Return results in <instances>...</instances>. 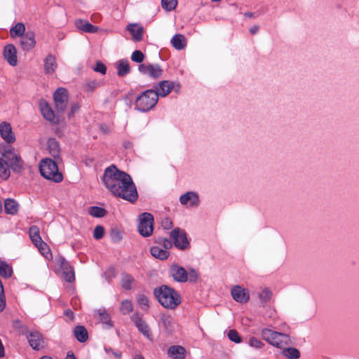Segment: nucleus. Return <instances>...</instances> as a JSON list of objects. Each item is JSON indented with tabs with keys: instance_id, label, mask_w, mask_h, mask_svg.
I'll use <instances>...</instances> for the list:
<instances>
[{
	"instance_id": "10",
	"label": "nucleus",
	"mask_w": 359,
	"mask_h": 359,
	"mask_svg": "<svg viewBox=\"0 0 359 359\" xmlns=\"http://www.w3.org/2000/svg\"><path fill=\"white\" fill-rule=\"evenodd\" d=\"M39 109L43 117L53 124H57L60 121L58 114H56L50 107L48 102L41 99L39 102Z\"/></svg>"
},
{
	"instance_id": "35",
	"label": "nucleus",
	"mask_w": 359,
	"mask_h": 359,
	"mask_svg": "<svg viewBox=\"0 0 359 359\" xmlns=\"http://www.w3.org/2000/svg\"><path fill=\"white\" fill-rule=\"evenodd\" d=\"M177 5V0H161L162 8L167 11L174 10Z\"/></svg>"
},
{
	"instance_id": "41",
	"label": "nucleus",
	"mask_w": 359,
	"mask_h": 359,
	"mask_svg": "<svg viewBox=\"0 0 359 359\" xmlns=\"http://www.w3.org/2000/svg\"><path fill=\"white\" fill-rule=\"evenodd\" d=\"M99 82L96 80H93L87 82L85 84V89L87 92H92L99 86Z\"/></svg>"
},
{
	"instance_id": "37",
	"label": "nucleus",
	"mask_w": 359,
	"mask_h": 359,
	"mask_svg": "<svg viewBox=\"0 0 359 359\" xmlns=\"http://www.w3.org/2000/svg\"><path fill=\"white\" fill-rule=\"evenodd\" d=\"M63 276L67 282H72L74 280V273L72 269L67 266L63 271Z\"/></svg>"
},
{
	"instance_id": "2",
	"label": "nucleus",
	"mask_w": 359,
	"mask_h": 359,
	"mask_svg": "<svg viewBox=\"0 0 359 359\" xmlns=\"http://www.w3.org/2000/svg\"><path fill=\"white\" fill-rule=\"evenodd\" d=\"M15 136H2L0 140V177L6 180L11 175V170L20 172L23 168V161L14 150L6 144L15 142Z\"/></svg>"
},
{
	"instance_id": "61",
	"label": "nucleus",
	"mask_w": 359,
	"mask_h": 359,
	"mask_svg": "<svg viewBox=\"0 0 359 359\" xmlns=\"http://www.w3.org/2000/svg\"><path fill=\"white\" fill-rule=\"evenodd\" d=\"M222 0H211V1L212 2H219L221 1Z\"/></svg>"
},
{
	"instance_id": "24",
	"label": "nucleus",
	"mask_w": 359,
	"mask_h": 359,
	"mask_svg": "<svg viewBox=\"0 0 359 359\" xmlns=\"http://www.w3.org/2000/svg\"><path fill=\"white\" fill-rule=\"evenodd\" d=\"M170 42L172 46L177 50H182L187 46L185 36L180 34L174 35Z\"/></svg>"
},
{
	"instance_id": "16",
	"label": "nucleus",
	"mask_w": 359,
	"mask_h": 359,
	"mask_svg": "<svg viewBox=\"0 0 359 359\" xmlns=\"http://www.w3.org/2000/svg\"><path fill=\"white\" fill-rule=\"evenodd\" d=\"M4 56L9 65L12 66L17 65V50L13 44H8L4 47Z\"/></svg>"
},
{
	"instance_id": "53",
	"label": "nucleus",
	"mask_w": 359,
	"mask_h": 359,
	"mask_svg": "<svg viewBox=\"0 0 359 359\" xmlns=\"http://www.w3.org/2000/svg\"><path fill=\"white\" fill-rule=\"evenodd\" d=\"M100 129H101V131L103 133H110L111 130L109 129V128L105 125H102L100 126Z\"/></svg>"
},
{
	"instance_id": "5",
	"label": "nucleus",
	"mask_w": 359,
	"mask_h": 359,
	"mask_svg": "<svg viewBox=\"0 0 359 359\" xmlns=\"http://www.w3.org/2000/svg\"><path fill=\"white\" fill-rule=\"evenodd\" d=\"M158 100L155 90H147L137 97L135 109L142 112L149 111L154 107Z\"/></svg>"
},
{
	"instance_id": "27",
	"label": "nucleus",
	"mask_w": 359,
	"mask_h": 359,
	"mask_svg": "<svg viewBox=\"0 0 359 359\" xmlns=\"http://www.w3.org/2000/svg\"><path fill=\"white\" fill-rule=\"evenodd\" d=\"M25 33V26L22 22H18L10 29V34L12 38H15L16 36H22Z\"/></svg>"
},
{
	"instance_id": "9",
	"label": "nucleus",
	"mask_w": 359,
	"mask_h": 359,
	"mask_svg": "<svg viewBox=\"0 0 359 359\" xmlns=\"http://www.w3.org/2000/svg\"><path fill=\"white\" fill-rule=\"evenodd\" d=\"M180 88L181 85L179 82L164 80L158 83L156 92L158 98L159 97H165L168 95L172 90L175 93H179Z\"/></svg>"
},
{
	"instance_id": "55",
	"label": "nucleus",
	"mask_w": 359,
	"mask_h": 359,
	"mask_svg": "<svg viewBox=\"0 0 359 359\" xmlns=\"http://www.w3.org/2000/svg\"><path fill=\"white\" fill-rule=\"evenodd\" d=\"M65 313H66V315H67V316H69V318H70V319H72H72H74V313H73V312H72V311H70V310H67V311L65 312Z\"/></svg>"
},
{
	"instance_id": "50",
	"label": "nucleus",
	"mask_w": 359,
	"mask_h": 359,
	"mask_svg": "<svg viewBox=\"0 0 359 359\" xmlns=\"http://www.w3.org/2000/svg\"><path fill=\"white\" fill-rule=\"evenodd\" d=\"M100 321L104 323H107L109 321V315L104 311L100 312Z\"/></svg>"
},
{
	"instance_id": "1",
	"label": "nucleus",
	"mask_w": 359,
	"mask_h": 359,
	"mask_svg": "<svg viewBox=\"0 0 359 359\" xmlns=\"http://www.w3.org/2000/svg\"><path fill=\"white\" fill-rule=\"evenodd\" d=\"M103 181L114 196L132 203L137 200V191L130 176L116 166L111 165L105 170Z\"/></svg>"
},
{
	"instance_id": "22",
	"label": "nucleus",
	"mask_w": 359,
	"mask_h": 359,
	"mask_svg": "<svg viewBox=\"0 0 359 359\" xmlns=\"http://www.w3.org/2000/svg\"><path fill=\"white\" fill-rule=\"evenodd\" d=\"M29 345L34 350H40L43 347V341L40 335V334L37 332H31L29 337Z\"/></svg>"
},
{
	"instance_id": "44",
	"label": "nucleus",
	"mask_w": 359,
	"mask_h": 359,
	"mask_svg": "<svg viewBox=\"0 0 359 359\" xmlns=\"http://www.w3.org/2000/svg\"><path fill=\"white\" fill-rule=\"evenodd\" d=\"M80 109V105L77 102H74L71 105L70 111L67 114L69 118L74 116L75 114L79 112Z\"/></svg>"
},
{
	"instance_id": "14",
	"label": "nucleus",
	"mask_w": 359,
	"mask_h": 359,
	"mask_svg": "<svg viewBox=\"0 0 359 359\" xmlns=\"http://www.w3.org/2000/svg\"><path fill=\"white\" fill-rule=\"evenodd\" d=\"M35 34L32 31H28L21 36L20 46L23 50H30L35 46Z\"/></svg>"
},
{
	"instance_id": "28",
	"label": "nucleus",
	"mask_w": 359,
	"mask_h": 359,
	"mask_svg": "<svg viewBox=\"0 0 359 359\" xmlns=\"http://www.w3.org/2000/svg\"><path fill=\"white\" fill-rule=\"evenodd\" d=\"M29 236L36 247L43 243L39 235V230L37 226H34L29 229Z\"/></svg>"
},
{
	"instance_id": "31",
	"label": "nucleus",
	"mask_w": 359,
	"mask_h": 359,
	"mask_svg": "<svg viewBox=\"0 0 359 359\" xmlns=\"http://www.w3.org/2000/svg\"><path fill=\"white\" fill-rule=\"evenodd\" d=\"M282 349H283V351H282L283 355L288 359H297L300 356L299 351L295 348H292V347L285 348L284 347Z\"/></svg>"
},
{
	"instance_id": "60",
	"label": "nucleus",
	"mask_w": 359,
	"mask_h": 359,
	"mask_svg": "<svg viewBox=\"0 0 359 359\" xmlns=\"http://www.w3.org/2000/svg\"><path fill=\"white\" fill-rule=\"evenodd\" d=\"M40 359H53V358L50 357H48V356H43Z\"/></svg>"
},
{
	"instance_id": "51",
	"label": "nucleus",
	"mask_w": 359,
	"mask_h": 359,
	"mask_svg": "<svg viewBox=\"0 0 359 359\" xmlns=\"http://www.w3.org/2000/svg\"><path fill=\"white\" fill-rule=\"evenodd\" d=\"M106 274L109 278L114 277L115 276V269L114 268H109L107 271Z\"/></svg>"
},
{
	"instance_id": "40",
	"label": "nucleus",
	"mask_w": 359,
	"mask_h": 359,
	"mask_svg": "<svg viewBox=\"0 0 359 359\" xmlns=\"http://www.w3.org/2000/svg\"><path fill=\"white\" fill-rule=\"evenodd\" d=\"M90 213L94 217H101L106 214L104 209L99 207H93L90 208Z\"/></svg>"
},
{
	"instance_id": "56",
	"label": "nucleus",
	"mask_w": 359,
	"mask_h": 359,
	"mask_svg": "<svg viewBox=\"0 0 359 359\" xmlns=\"http://www.w3.org/2000/svg\"><path fill=\"white\" fill-rule=\"evenodd\" d=\"M244 16L247 18H255V13L252 12H246L244 13Z\"/></svg>"
},
{
	"instance_id": "26",
	"label": "nucleus",
	"mask_w": 359,
	"mask_h": 359,
	"mask_svg": "<svg viewBox=\"0 0 359 359\" xmlns=\"http://www.w3.org/2000/svg\"><path fill=\"white\" fill-rule=\"evenodd\" d=\"M4 209L7 214L14 215L18 212V205L13 199L8 198L5 201Z\"/></svg>"
},
{
	"instance_id": "58",
	"label": "nucleus",
	"mask_w": 359,
	"mask_h": 359,
	"mask_svg": "<svg viewBox=\"0 0 359 359\" xmlns=\"http://www.w3.org/2000/svg\"><path fill=\"white\" fill-rule=\"evenodd\" d=\"M66 359H76L73 353H68L67 355Z\"/></svg>"
},
{
	"instance_id": "4",
	"label": "nucleus",
	"mask_w": 359,
	"mask_h": 359,
	"mask_svg": "<svg viewBox=\"0 0 359 359\" xmlns=\"http://www.w3.org/2000/svg\"><path fill=\"white\" fill-rule=\"evenodd\" d=\"M39 169L41 175L47 180L60 182L63 179L62 173L58 170L57 165L50 158L43 159L40 162Z\"/></svg>"
},
{
	"instance_id": "34",
	"label": "nucleus",
	"mask_w": 359,
	"mask_h": 359,
	"mask_svg": "<svg viewBox=\"0 0 359 359\" xmlns=\"http://www.w3.org/2000/svg\"><path fill=\"white\" fill-rule=\"evenodd\" d=\"M37 248L45 258H46L47 259H51L53 258L52 252L46 243L43 242Z\"/></svg>"
},
{
	"instance_id": "13",
	"label": "nucleus",
	"mask_w": 359,
	"mask_h": 359,
	"mask_svg": "<svg viewBox=\"0 0 359 359\" xmlns=\"http://www.w3.org/2000/svg\"><path fill=\"white\" fill-rule=\"evenodd\" d=\"M170 237L173 240L175 246L180 249H185L189 245L185 232L178 228L171 231Z\"/></svg>"
},
{
	"instance_id": "39",
	"label": "nucleus",
	"mask_w": 359,
	"mask_h": 359,
	"mask_svg": "<svg viewBox=\"0 0 359 359\" xmlns=\"http://www.w3.org/2000/svg\"><path fill=\"white\" fill-rule=\"evenodd\" d=\"M144 54L142 53V52L141 50H135L132 53V55H131V60L133 62H135L137 63L142 62L144 60Z\"/></svg>"
},
{
	"instance_id": "15",
	"label": "nucleus",
	"mask_w": 359,
	"mask_h": 359,
	"mask_svg": "<svg viewBox=\"0 0 359 359\" xmlns=\"http://www.w3.org/2000/svg\"><path fill=\"white\" fill-rule=\"evenodd\" d=\"M231 294L233 299L240 303H246L250 299L248 290L239 285H236L232 288Z\"/></svg>"
},
{
	"instance_id": "11",
	"label": "nucleus",
	"mask_w": 359,
	"mask_h": 359,
	"mask_svg": "<svg viewBox=\"0 0 359 359\" xmlns=\"http://www.w3.org/2000/svg\"><path fill=\"white\" fill-rule=\"evenodd\" d=\"M154 218L149 213H143L140 219L139 231L143 236H149L153 232Z\"/></svg>"
},
{
	"instance_id": "19",
	"label": "nucleus",
	"mask_w": 359,
	"mask_h": 359,
	"mask_svg": "<svg viewBox=\"0 0 359 359\" xmlns=\"http://www.w3.org/2000/svg\"><path fill=\"white\" fill-rule=\"evenodd\" d=\"M57 67L56 58L52 54H49L44 59V72L46 74H53Z\"/></svg>"
},
{
	"instance_id": "29",
	"label": "nucleus",
	"mask_w": 359,
	"mask_h": 359,
	"mask_svg": "<svg viewBox=\"0 0 359 359\" xmlns=\"http://www.w3.org/2000/svg\"><path fill=\"white\" fill-rule=\"evenodd\" d=\"M48 150L51 156L57 158L59 156L60 147L54 138H50L48 142Z\"/></svg>"
},
{
	"instance_id": "32",
	"label": "nucleus",
	"mask_w": 359,
	"mask_h": 359,
	"mask_svg": "<svg viewBox=\"0 0 359 359\" xmlns=\"http://www.w3.org/2000/svg\"><path fill=\"white\" fill-rule=\"evenodd\" d=\"M13 274L12 267L5 262H0V276L4 278H9Z\"/></svg>"
},
{
	"instance_id": "54",
	"label": "nucleus",
	"mask_w": 359,
	"mask_h": 359,
	"mask_svg": "<svg viewBox=\"0 0 359 359\" xmlns=\"http://www.w3.org/2000/svg\"><path fill=\"white\" fill-rule=\"evenodd\" d=\"M163 225L165 228H170L172 225V223L171 221H170L168 219H165L164 221H163Z\"/></svg>"
},
{
	"instance_id": "7",
	"label": "nucleus",
	"mask_w": 359,
	"mask_h": 359,
	"mask_svg": "<svg viewBox=\"0 0 359 359\" xmlns=\"http://www.w3.org/2000/svg\"><path fill=\"white\" fill-rule=\"evenodd\" d=\"M172 246L171 242L167 238L159 239L155 245L151 248V255L158 259L165 260L169 257L168 249Z\"/></svg>"
},
{
	"instance_id": "20",
	"label": "nucleus",
	"mask_w": 359,
	"mask_h": 359,
	"mask_svg": "<svg viewBox=\"0 0 359 359\" xmlns=\"http://www.w3.org/2000/svg\"><path fill=\"white\" fill-rule=\"evenodd\" d=\"M170 271L175 280L178 282H185L187 280V273L184 268L174 265L172 266Z\"/></svg>"
},
{
	"instance_id": "48",
	"label": "nucleus",
	"mask_w": 359,
	"mask_h": 359,
	"mask_svg": "<svg viewBox=\"0 0 359 359\" xmlns=\"http://www.w3.org/2000/svg\"><path fill=\"white\" fill-rule=\"evenodd\" d=\"M138 302L142 306L146 309L149 307V301L144 296H140L138 299Z\"/></svg>"
},
{
	"instance_id": "45",
	"label": "nucleus",
	"mask_w": 359,
	"mask_h": 359,
	"mask_svg": "<svg viewBox=\"0 0 359 359\" xmlns=\"http://www.w3.org/2000/svg\"><path fill=\"white\" fill-rule=\"evenodd\" d=\"M228 336H229V338L231 341H234L236 343L241 342V338L238 336V332L236 330H230L229 332Z\"/></svg>"
},
{
	"instance_id": "57",
	"label": "nucleus",
	"mask_w": 359,
	"mask_h": 359,
	"mask_svg": "<svg viewBox=\"0 0 359 359\" xmlns=\"http://www.w3.org/2000/svg\"><path fill=\"white\" fill-rule=\"evenodd\" d=\"M163 323H164L165 326H167V325H170V319L169 317L163 318Z\"/></svg>"
},
{
	"instance_id": "46",
	"label": "nucleus",
	"mask_w": 359,
	"mask_h": 359,
	"mask_svg": "<svg viewBox=\"0 0 359 359\" xmlns=\"http://www.w3.org/2000/svg\"><path fill=\"white\" fill-rule=\"evenodd\" d=\"M272 296L271 292L268 289H264L262 291V292L259 294L260 298L264 301H269Z\"/></svg>"
},
{
	"instance_id": "8",
	"label": "nucleus",
	"mask_w": 359,
	"mask_h": 359,
	"mask_svg": "<svg viewBox=\"0 0 359 359\" xmlns=\"http://www.w3.org/2000/svg\"><path fill=\"white\" fill-rule=\"evenodd\" d=\"M53 100L57 113H64L69 101L67 90L65 88H58L53 94Z\"/></svg>"
},
{
	"instance_id": "17",
	"label": "nucleus",
	"mask_w": 359,
	"mask_h": 359,
	"mask_svg": "<svg viewBox=\"0 0 359 359\" xmlns=\"http://www.w3.org/2000/svg\"><path fill=\"white\" fill-rule=\"evenodd\" d=\"M75 25L80 31L86 33H96L99 29L98 27L95 26L88 20L83 19L76 20L75 21Z\"/></svg>"
},
{
	"instance_id": "18",
	"label": "nucleus",
	"mask_w": 359,
	"mask_h": 359,
	"mask_svg": "<svg viewBox=\"0 0 359 359\" xmlns=\"http://www.w3.org/2000/svg\"><path fill=\"white\" fill-rule=\"evenodd\" d=\"M126 29L131 34L134 41H141L143 39L144 29L137 24L131 23L126 27Z\"/></svg>"
},
{
	"instance_id": "43",
	"label": "nucleus",
	"mask_w": 359,
	"mask_h": 359,
	"mask_svg": "<svg viewBox=\"0 0 359 359\" xmlns=\"http://www.w3.org/2000/svg\"><path fill=\"white\" fill-rule=\"evenodd\" d=\"M133 280V279L130 276L125 275L122 279V286L126 290L130 289Z\"/></svg>"
},
{
	"instance_id": "21",
	"label": "nucleus",
	"mask_w": 359,
	"mask_h": 359,
	"mask_svg": "<svg viewBox=\"0 0 359 359\" xmlns=\"http://www.w3.org/2000/svg\"><path fill=\"white\" fill-rule=\"evenodd\" d=\"M198 196L194 192H187L180 197V202L182 205L190 206L196 205L198 203Z\"/></svg>"
},
{
	"instance_id": "12",
	"label": "nucleus",
	"mask_w": 359,
	"mask_h": 359,
	"mask_svg": "<svg viewBox=\"0 0 359 359\" xmlns=\"http://www.w3.org/2000/svg\"><path fill=\"white\" fill-rule=\"evenodd\" d=\"M138 70L154 79L160 78L163 74V69L158 64H141Z\"/></svg>"
},
{
	"instance_id": "33",
	"label": "nucleus",
	"mask_w": 359,
	"mask_h": 359,
	"mask_svg": "<svg viewBox=\"0 0 359 359\" xmlns=\"http://www.w3.org/2000/svg\"><path fill=\"white\" fill-rule=\"evenodd\" d=\"M134 320L139 328V330L146 336L149 337V332L147 330V326L142 320V319L138 316H134Z\"/></svg>"
},
{
	"instance_id": "30",
	"label": "nucleus",
	"mask_w": 359,
	"mask_h": 359,
	"mask_svg": "<svg viewBox=\"0 0 359 359\" xmlns=\"http://www.w3.org/2000/svg\"><path fill=\"white\" fill-rule=\"evenodd\" d=\"M74 335L78 341L84 342L88 339L87 330L83 326H76L74 329Z\"/></svg>"
},
{
	"instance_id": "36",
	"label": "nucleus",
	"mask_w": 359,
	"mask_h": 359,
	"mask_svg": "<svg viewBox=\"0 0 359 359\" xmlns=\"http://www.w3.org/2000/svg\"><path fill=\"white\" fill-rule=\"evenodd\" d=\"M12 127L11 124L6 121H4L0 124V135H12Z\"/></svg>"
},
{
	"instance_id": "52",
	"label": "nucleus",
	"mask_w": 359,
	"mask_h": 359,
	"mask_svg": "<svg viewBox=\"0 0 359 359\" xmlns=\"http://www.w3.org/2000/svg\"><path fill=\"white\" fill-rule=\"evenodd\" d=\"M259 31V26L254 25L250 29V32L251 34H256Z\"/></svg>"
},
{
	"instance_id": "47",
	"label": "nucleus",
	"mask_w": 359,
	"mask_h": 359,
	"mask_svg": "<svg viewBox=\"0 0 359 359\" xmlns=\"http://www.w3.org/2000/svg\"><path fill=\"white\" fill-rule=\"evenodd\" d=\"M104 233V228L101 226H97L95 227V229L94 230V237L96 239H100L103 236Z\"/></svg>"
},
{
	"instance_id": "3",
	"label": "nucleus",
	"mask_w": 359,
	"mask_h": 359,
	"mask_svg": "<svg viewBox=\"0 0 359 359\" xmlns=\"http://www.w3.org/2000/svg\"><path fill=\"white\" fill-rule=\"evenodd\" d=\"M154 293L159 303L167 309H175L181 302L177 292L166 285H162L155 290Z\"/></svg>"
},
{
	"instance_id": "23",
	"label": "nucleus",
	"mask_w": 359,
	"mask_h": 359,
	"mask_svg": "<svg viewBox=\"0 0 359 359\" xmlns=\"http://www.w3.org/2000/svg\"><path fill=\"white\" fill-rule=\"evenodd\" d=\"M117 74L120 77H124L130 72V67L129 62L126 59H122L118 61L117 65Z\"/></svg>"
},
{
	"instance_id": "42",
	"label": "nucleus",
	"mask_w": 359,
	"mask_h": 359,
	"mask_svg": "<svg viewBox=\"0 0 359 359\" xmlns=\"http://www.w3.org/2000/svg\"><path fill=\"white\" fill-rule=\"evenodd\" d=\"M95 72H100L102 74H105L107 72L106 65L102 62L97 61L95 64V66L93 68Z\"/></svg>"
},
{
	"instance_id": "49",
	"label": "nucleus",
	"mask_w": 359,
	"mask_h": 359,
	"mask_svg": "<svg viewBox=\"0 0 359 359\" xmlns=\"http://www.w3.org/2000/svg\"><path fill=\"white\" fill-rule=\"evenodd\" d=\"M250 346L255 348H261L263 346V344L258 339L255 338H251L250 340Z\"/></svg>"
},
{
	"instance_id": "6",
	"label": "nucleus",
	"mask_w": 359,
	"mask_h": 359,
	"mask_svg": "<svg viewBox=\"0 0 359 359\" xmlns=\"http://www.w3.org/2000/svg\"><path fill=\"white\" fill-rule=\"evenodd\" d=\"M262 335L264 340L278 348H283L291 343L289 335L276 332L269 329L262 330Z\"/></svg>"
},
{
	"instance_id": "59",
	"label": "nucleus",
	"mask_w": 359,
	"mask_h": 359,
	"mask_svg": "<svg viewBox=\"0 0 359 359\" xmlns=\"http://www.w3.org/2000/svg\"><path fill=\"white\" fill-rule=\"evenodd\" d=\"M134 359H144L143 356L140 355H137L135 357Z\"/></svg>"
},
{
	"instance_id": "38",
	"label": "nucleus",
	"mask_w": 359,
	"mask_h": 359,
	"mask_svg": "<svg viewBox=\"0 0 359 359\" xmlns=\"http://www.w3.org/2000/svg\"><path fill=\"white\" fill-rule=\"evenodd\" d=\"M121 311L123 314H128L133 311V304L128 300H125L122 302Z\"/></svg>"
},
{
	"instance_id": "25",
	"label": "nucleus",
	"mask_w": 359,
	"mask_h": 359,
	"mask_svg": "<svg viewBox=\"0 0 359 359\" xmlns=\"http://www.w3.org/2000/svg\"><path fill=\"white\" fill-rule=\"evenodd\" d=\"M186 351L184 348L181 346H173L168 349V353L174 359H184L185 357Z\"/></svg>"
}]
</instances>
